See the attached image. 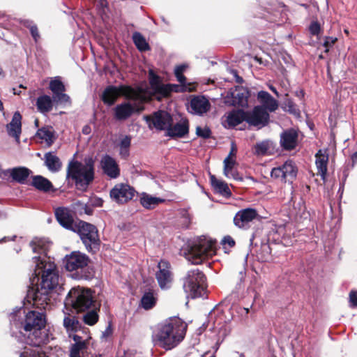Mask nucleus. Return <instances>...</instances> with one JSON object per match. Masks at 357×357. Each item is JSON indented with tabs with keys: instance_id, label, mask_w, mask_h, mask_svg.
Segmentation results:
<instances>
[{
	"instance_id": "nucleus-1",
	"label": "nucleus",
	"mask_w": 357,
	"mask_h": 357,
	"mask_svg": "<svg viewBox=\"0 0 357 357\" xmlns=\"http://www.w3.org/2000/svg\"><path fill=\"white\" fill-rule=\"evenodd\" d=\"M33 252L40 254L33 257L35 264L33 277L30 279L31 287L27 291L28 302L40 310L49 305L50 294L59 285V275L56 265L47 256L50 243L45 238H35L31 243Z\"/></svg>"
},
{
	"instance_id": "nucleus-2",
	"label": "nucleus",
	"mask_w": 357,
	"mask_h": 357,
	"mask_svg": "<svg viewBox=\"0 0 357 357\" xmlns=\"http://www.w3.org/2000/svg\"><path fill=\"white\" fill-rule=\"evenodd\" d=\"M17 313L10 314V324L20 330L24 339L21 341L32 347H40L50 341V335L45 329V314L43 311L32 310L26 313L24 321L18 319Z\"/></svg>"
},
{
	"instance_id": "nucleus-3",
	"label": "nucleus",
	"mask_w": 357,
	"mask_h": 357,
	"mask_svg": "<svg viewBox=\"0 0 357 357\" xmlns=\"http://www.w3.org/2000/svg\"><path fill=\"white\" fill-rule=\"evenodd\" d=\"M183 337L184 328L180 321L175 319H169L158 324L152 335L154 344L166 350L176 347Z\"/></svg>"
},
{
	"instance_id": "nucleus-4",
	"label": "nucleus",
	"mask_w": 357,
	"mask_h": 357,
	"mask_svg": "<svg viewBox=\"0 0 357 357\" xmlns=\"http://www.w3.org/2000/svg\"><path fill=\"white\" fill-rule=\"evenodd\" d=\"M94 166L92 156L85 157L83 162L73 159L68 165L66 178L73 181L77 189L86 190L94 179Z\"/></svg>"
},
{
	"instance_id": "nucleus-5",
	"label": "nucleus",
	"mask_w": 357,
	"mask_h": 357,
	"mask_svg": "<svg viewBox=\"0 0 357 357\" xmlns=\"http://www.w3.org/2000/svg\"><path fill=\"white\" fill-rule=\"evenodd\" d=\"M149 82L150 86L146 91L149 95L150 100L155 98L160 101L163 98L169 97L172 92L183 93L192 91L190 84H163L161 77L157 75L153 70H150L149 72Z\"/></svg>"
},
{
	"instance_id": "nucleus-6",
	"label": "nucleus",
	"mask_w": 357,
	"mask_h": 357,
	"mask_svg": "<svg viewBox=\"0 0 357 357\" xmlns=\"http://www.w3.org/2000/svg\"><path fill=\"white\" fill-rule=\"evenodd\" d=\"M63 263L66 270L75 271L73 278L77 280H90L94 275V271L89 266V258L85 254L75 251L66 255Z\"/></svg>"
},
{
	"instance_id": "nucleus-7",
	"label": "nucleus",
	"mask_w": 357,
	"mask_h": 357,
	"mask_svg": "<svg viewBox=\"0 0 357 357\" xmlns=\"http://www.w3.org/2000/svg\"><path fill=\"white\" fill-rule=\"evenodd\" d=\"M136 92L139 93L136 98H126L130 102H122L114 107V118L116 120L125 121L134 113L143 111L144 109V103L151 100L146 89L139 87L136 89Z\"/></svg>"
},
{
	"instance_id": "nucleus-8",
	"label": "nucleus",
	"mask_w": 357,
	"mask_h": 357,
	"mask_svg": "<svg viewBox=\"0 0 357 357\" xmlns=\"http://www.w3.org/2000/svg\"><path fill=\"white\" fill-rule=\"evenodd\" d=\"M215 253L214 242L205 237H201L193 242L185 255L186 259L191 264H199Z\"/></svg>"
},
{
	"instance_id": "nucleus-9",
	"label": "nucleus",
	"mask_w": 357,
	"mask_h": 357,
	"mask_svg": "<svg viewBox=\"0 0 357 357\" xmlns=\"http://www.w3.org/2000/svg\"><path fill=\"white\" fill-rule=\"evenodd\" d=\"M93 303L91 289L77 287L70 290L66 298L65 306L70 305L77 312H84L89 310Z\"/></svg>"
},
{
	"instance_id": "nucleus-10",
	"label": "nucleus",
	"mask_w": 357,
	"mask_h": 357,
	"mask_svg": "<svg viewBox=\"0 0 357 357\" xmlns=\"http://www.w3.org/2000/svg\"><path fill=\"white\" fill-rule=\"evenodd\" d=\"M206 278L204 273L195 268L188 271L183 279V289L188 297L195 298L205 294Z\"/></svg>"
},
{
	"instance_id": "nucleus-11",
	"label": "nucleus",
	"mask_w": 357,
	"mask_h": 357,
	"mask_svg": "<svg viewBox=\"0 0 357 357\" xmlns=\"http://www.w3.org/2000/svg\"><path fill=\"white\" fill-rule=\"evenodd\" d=\"M77 231L88 251L94 252L98 248L99 238L96 227L88 222L79 221L76 225Z\"/></svg>"
},
{
	"instance_id": "nucleus-12",
	"label": "nucleus",
	"mask_w": 357,
	"mask_h": 357,
	"mask_svg": "<svg viewBox=\"0 0 357 357\" xmlns=\"http://www.w3.org/2000/svg\"><path fill=\"white\" fill-rule=\"evenodd\" d=\"M136 89L126 85L108 86L106 87L102 95V100L108 105H112L120 96L126 98H136L139 95Z\"/></svg>"
},
{
	"instance_id": "nucleus-13",
	"label": "nucleus",
	"mask_w": 357,
	"mask_h": 357,
	"mask_svg": "<svg viewBox=\"0 0 357 357\" xmlns=\"http://www.w3.org/2000/svg\"><path fill=\"white\" fill-rule=\"evenodd\" d=\"M298 169L292 160H287L281 166L274 167L271 172V178L284 183H292L296 178Z\"/></svg>"
},
{
	"instance_id": "nucleus-14",
	"label": "nucleus",
	"mask_w": 357,
	"mask_h": 357,
	"mask_svg": "<svg viewBox=\"0 0 357 357\" xmlns=\"http://www.w3.org/2000/svg\"><path fill=\"white\" fill-rule=\"evenodd\" d=\"M135 190L130 185L125 183H117L109 192L110 198L118 204H123L131 200Z\"/></svg>"
},
{
	"instance_id": "nucleus-15",
	"label": "nucleus",
	"mask_w": 357,
	"mask_h": 357,
	"mask_svg": "<svg viewBox=\"0 0 357 357\" xmlns=\"http://www.w3.org/2000/svg\"><path fill=\"white\" fill-rule=\"evenodd\" d=\"M245 116V121L258 128L266 126L270 117L268 112L261 106H255L251 112H247Z\"/></svg>"
},
{
	"instance_id": "nucleus-16",
	"label": "nucleus",
	"mask_w": 357,
	"mask_h": 357,
	"mask_svg": "<svg viewBox=\"0 0 357 357\" xmlns=\"http://www.w3.org/2000/svg\"><path fill=\"white\" fill-rule=\"evenodd\" d=\"M225 98V102L234 107H247L250 91L247 88L236 86Z\"/></svg>"
},
{
	"instance_id": "nucleus-17",
	"label": "nucleus",
	"mask_w": 357,
	"mask_h": 357,
	"mask_svg": "<svg viewBox=\"0 0 357 357\" xmlns=\"http://www.w3.org/2000/svg\"><path fill=\"white\" fill-rule=\"evenodd\" d=\"M158 271L155 277L160 287L162 289H168L172 282V273L169 261L162 259L158 264Z\"/></svg>"
},
{
	"instance_id": "nucleus-18",
	"label": "nucleus",
	"mask_w": 357,
	"mask_h": 357,
	"mask_svg": "<svg viewBox=\"0 0 357 357\" xmlns=\"http://www.w3.org/2000/svg\"><path fill=\"white\" fill-rule=\"evenodd\" d=\"M147 123H152L153 126L160 130H167V128L172 124V117L167 112L160 110L153 114L152 116H144Z\"/></svg>"
},
{
	"instance_id": "nucleus-19",
	"label": "nucleus",
	"mask_w": 357,
	"mask_h": 357,
	"mask_svg": "<svg viewBox=\"0 0 357 357\" xmlns=\"http://www.w3.org/2000/svg\"><path fill=\"white\" fill-rule=\"evenodd\" d=\"M258 216L257 211L251 208L242 209L234 218V225L241 229L250 228L251 222Z\"/></svg>"
},
{
	"instance_id": "nucleus-20",
	"label": "nucleus",
	"mask_w": 357,
	"mask_h": 357,
	"mask_svg": "<svg viewBox=\"0 0 357 357\" xmlns=\"http://www.w3.org/2000/svg\"><path fill=\"white\" fill-rule=\"evenodd\" d=\"M210 109L211 103L204 96H192L188 107V110L190 113L198 116H203Z\"/></svg>"
},
{
	"instance_id": "nucleus-21",
	"label": "nucleus",
	"mask_w": 357,
	"mask_h": 357,
	"mask_svg": "<svg viewBox=\"0 0 357 357\" xmlns=\"http://www.w3.org/2000/svg\"><path fill=\"white\" fill-rule=\"evenodd\" d=\"M64 317L63 320V326L69 337H71L73 333H79L81 324L76 316V314L71 310L65 306L63 310Z\"/></svg>"
},
{
	"instance_id": "nucleus-22",
	"label": "nucleus",
	"mask_w": 357,
	"mask_h": 357,
	"mask_svg": "<svg viewBox=\"0 0 357 357\" xmlns=\"http://www.w3.org/2000/svg\"><path fill=\"white\" fill-rule=\"evenodd\" d=\"M56 220L65 229L75 231L77 224L75 223L73 215L68 208L59 207L54 211Z\"/></svg>"
},
{
	"instance_id": "nucleus-23",
	"label": "nucleus",
	"mask_w": 357,
	"mask_h": 357,
	"mask_svg": "<svg viewBox=\"0 0 357 357\" xmlns=\"http://www.w3.org/2000/svg\"><path fill=\"white\" fill-rule=\"evenodd\" d=\"M100 167L107 176L116 178L120 175V169L116 160L109 155H105L100 160Z\"/></svg>"
},
{
	"instance_id": "nucleus-24",
	"label": "nucleus",
	"mask_w": 357,
	"mask_h": 357,
	"mask_svg": "<svg viewBox=\"0 0 357 357\" xmlns=\"http://www.w3.org/2000/svg\"><path fill=\"white\" fill-rule=\"evenodd\" d=\"M6 130L9 136L15 138L20 143V137L22 132V116L19 112H15L11 121L6 125Z\"/></svg>"
},
{
	"instance_id": "nucleus-25",
	"label": "nucleus",
	"mask_w": 357,
	"mask_h": 357,
	"mask_svg": "<svg viewBox=\"0 0 357 357\" xmlns=\"http://www.w3.org/2000/svg\"><path fill=\"white\" fill-rule=\"evenodd\" d=\"M280 145L284 150L294 149L298 144V132L294 129L284 131L280 135Z\"/></svg>"
},
{
	"instance_id": "nucleus-26",
	"label": "nucleus",
	"mask_w": 357,
	"mask_h": 357,
	"mask_svg": "<svg viewBox=\"0 0 357 357\" xmlns=\"http://www.w3.org/2000/svg\"><path fill=\"white\" fill-rule=\"evenodd\" d=\"M258 101L268 112H273L278 108V102L272 96L265 91H260L257 96Z\"/></svg>"
},
{
	"instance_id": "nucleus-27",
	"label": "nucleus",
	"mask_w": 357,
	"mask_h": 357,
	"mask_svg": "<svg viewBox=\"0 0 357 357\" xmlns=\"http://www.w3.org/2000/svg\"><path fill=\"white\" fill-rule=\"evenodd\" d=\"M246 112L242 109L232 110L225 115L224 126L227 128H233L245 121Z\"/></svg>"
},
{
	"instance_id": "nucleus-28",
	"label": "nucleus",
	"mask_w": 357,
	"mask_h": 357,
	"mask_svg": "<svg viewBox=\"0 0 357 357\" xmlns=\"http://www.w3.org/2000/svg\"><path fill=\"white\" fill-rule=\"evenodd\" d=\"M188 121L187 119H181L174 126L172 125L167 130V135L172 137H182L188 133Z\"/></svg>"
},
{
	"instance_id": "nucleus-29",
	"label": "nucleus",
	"mask_w": 357,
	"mask_h": 357,
	"mask_svg": "<svg viewBox=\"0 0 357 357\" xmlns=\"http://www.w3.org/2000/svg\"><path fill=\"white\" fill-rule=\"evenodd\" d=\"M316 158V167L318 171V174L321 176L322 179H325L327 172V164L328 161V155L326 151L321 149L319 150L315 155Z\"/></svg>"
},
{
	"instance_id": "nucleus-30",
	"label": "nucleus",
	"mask_w": 357,
	"mask_h": 357,
	"mask_svg": "<svg viewBox=\"0 0 357 357\" xmlns=\"http://www.w3.org/2000/svg\"><path fill=\"white\" fill-rule=\"evenodd\" d=\"M165 202V199L153 196L146 192H142L140 194L139 202L141 205L146 209H153L159 204H162Z\"/></svg>"
},
{
	"instance_id": "nucleus-31",
	"label": "nucleus",
	"mask_w": 357,
	"mask_h": 357,
	"mask_svg": "<svg viewBox=\"0 0 357 357\" xmlns=\"http://www.w3.org/2000/svg\"><path fill=\"white\" fill-rule=\"evenodd\" d=\"M44 162L45 165L51 172H58L61 169L62 162L54 152L46 153L44 155Z\"/></svg>"
},
{
	"instance_id": "nucleus-32",
	"label": "nucleus",
	"mask_w": 357,
	"mask_h": 357,
	"mask_svg": "<svg viewBox=\"0 0 357 357\" xmlns=\"http://www.w3.org/2000/svg\"><path fill=\"white\" fill-rule=\"evenodd\" d=\"M158 295L155 291L149 289L148 291H145L143 294L140 301V306L143 309L149 310L156 305Z\"/></svg>"
},
{
	"instance_id": "nucleus-33",
	"label": "nucleus",
	"mask_w": 357,
	"mask_h": 357,
	"mask_svg": "<svg viewBox=\"0 0 357 357\" xmlns=\"http://www.w3.org/2000/svg\"><path fill=\"white\" fill-rule=\"evenodd\" d=\"M235 165V160L230 158V156H227L224 160V174L227 178H232L235 180H242V178L234 168Z\"/></svg>"
},
{
	"instance_id": "nucleus-34",
	"label": "nucleus",
	"mask_w": 357,
	"mask_h": 357,
	"mask_svg": "<svg viewBox=\"0 0 357 357\" xmlns=\"http://www.w3.org/2000/svg\"><path fill=\"white\" fill-rule=\"evenodd\" d=\"M210 178L213 188L218 193L225 197L231 196V191L226 183L217 179L213 175H211Z\"/></svg>"
},
{
	"instance_id": "nucleus-35",
	"label": "nucleus",
	"mask_w": 357,
	"mask_h": 357,
	"mask_svg": "<svg viewBox=\"0 0 357 357\" xmlns=\"http://www.w3.org/2000/svg\"><path fill=\"white\" fill-rule=\"evenodd\" d=\"M31 185L36 189L43 192H47L53 187L52 183L48 179L39 175L33 176Z\"/></svg>"
},
{
	"instance_id": "nucleus-36",
	"label": "nucleus",
	"mask_w": 357,
	"mask_h": 357,
	"mask_svg": "<svg viewBox=\"0 0 357 357\" xmlns=\"http://www.w3.org/2000/svg\"><path fill=\"white\" fill-rule=\"evenodd\" d=\"M53 98L47 95L39 96L36 100V106L42 113L50 112L53 107Z\"/></svg>"
},
{
	"instance_id": "nucleus-37",
	"label": "nucleus",
	"mask_w": 357,
	"mask_h": 357,
	"mask_svg": "<svg viewBox=\"0 0 357 357\" xmlns=\"http://www.w3.org/2000/svg\"><path fill=\"white\" fill-rule=\"evenodd\" d=\"M31 171L26 167H15L10 170V176L20 183H24Z\"/></svg>"
},
{
	"instance_id": "nucleus-38",
	"label": "nucleus",
	"mask_w": 357,
	"mask_h": 357,
	"mask_svg": "<svg viewBox=\"0 0 357 357\" xmlns=\"http://www.w3.org/2000/svg\"><path fill=\"white\" fill-rule=\"evenodd\" d=\"M89 344L83 342L74 343L72 344L70 351V357H86Z\"/></svg>"
},
{
	"instance_id": "nucleus-39",
	"label": "nucleus",
	"mask_w": 357,
	"mask_h": 357,
	"mask_svg": "<svg viewBox=\"0 0 357 357\" xmlns=\"http://www.w3.org/2000/svg\"><path fill=\"white\" fill-rule=\"evenodd\" d=\"M132 40L137 48L140 52H145L150 49L144 37L139 32H135L132 35Z\"/></svg>"
},
{
	"instance_id": "nucleus-40",
	"label": "nucleus",
	"mask_w": 357,
	"mask_h": 357,
	"mask_svg": "<svg viewBox=\"0 0 357 357\" xmlns=\"http://www.w3.org/2000/svg\"><path fill=\"white\" fill-rule=\"evenodd\" d=\"M36 135L44 140L47 146L52 145L54 142V133L51 128H42L37 131Z\"/></svg>"
},
{
	"instance_id": "nucleus-41",
	"label": "nucleus",
	"mask_w": 357,
	"mask_h": 357,
	"mask_svg": "<svg viewBox=\"0 0 357 357\" xmlns=\"http://www.w3.org/2000/svg\"><path fill=\"white\" fill-rule=\"evenodd\" d=\"M272 144L268 140H265L257 143L255 146L254 153L257 155H266L270 153Z\"/></svg>"
},
{
	"instance_id": "nucleus-42",
	"label": "nucleus",
	"mask_w": 357,
	"mask_h": 357,
	"mask_svg": "<svg viewBox=\"0 0 357 357\" xmlns=\"http://www.w3.org/2000/svg\"><path fill=\"white\" fill-rule=\"evenodd\" d=\"M131 144V138L129 136H125L121 139L119 144V153L123 158L129 155V148Z\"/></svg>"
},
{
	"instance_id": "nucleus-43",
	"label": "nucleus",
	"mask_w": 357,
	"mask_h": 357,
	"mask_svg": "<svg viewBox=\"0 0 357 357\" xmlns=\"http://www.w3.org/2000/svg\"><path fill=\"white\" fill-rule=\"evenodd\" d=\"M82 319L86 324L89 326L94 325L98 320V314L97 313V310L95 308L88 311L86 314L83 315Z\"/></svg>"
},
{
	"instance_id": "nucleus-44",
	"label": "nucleus",
	"mask_w": 357,
	"mask_h": 357,
	"mask_svg": "<svg viewBox=\"0 0 357 357\" xmlns=\"http://www.w3.org/2000/svg\"><path fill=\"white\" fill-rule=\"evenodd\" d=\"M50 89L53 93V95H55L59 92H63L65 86L63 82L59 78L56 77L50 82Z\"/></svg>"
},
{
	"instance_id": "nucleus-45",
	"label": "nucleus",
	"mask_w": 357,
	"mask_h": 357,
	"mask_svg": "<svg viewBox=\"0 0 357 357\" xmlns=\"http://www.w3.org/2000/svg\"><path fill=\"white\" fill-rule=\"evenodd\" d=\"M39 347H25L20 357H41L38 350Z\"/></svg>"
},
{
	"instance_id": "nucleus-46",
	"label": "nucleus",
	"mask_w": 357,
	"mask_h": 357,
	"mask_svg": "<svg viewBox=\"0 0 357 357\" xmlns=\"http://www.w3.org/2000/svg\"><path fill=\"white\" fill-rule=\"evenodd\" d=\"M54 101L59 104H66L70 102V97L63 92H59L52 97Z\"/></svg>"
},
{
	"instance_id": "nucleus-47",
	"label": "nucleus",
	"mask_w": 357,
	"mask_h": 357,
	"mask_svg": "<svg viewBox=\"0 0 357 357\" xmlns=\"http://www.w3.org/2000/svg\"><path fill=\"white\" fill-rule=\"evenodd\" d=\"M70 337H73L75 343L83 342V344H89L91 337L86 333L84 336H81L79 333H73Z\"/></svg>"
},
{
	"instance_id": "nucleus-48",
	"label": "nucleus",
	"mask_w": 357,
	"mask_h": 357,
	"mask_svg": "<svg viewBox=\"0 0 357 357\" xmlns=\"http://www.w3.org/2000/svg\"><path fill=\"white\" fill-rule=\"evenodd\" d=\"M196 133L198 136L202 137L203 138H208L211 135V130L208 128H201L199 126L197 127Z\"/></svg>"
},
{
	"instance_id": "nucleus-49",
	"label": "nucleus",
	"mask_w": 357,
	"mask_h": 357,
	"mask_svg": "<svg viewBox=\"0 0 357 357\" xmlns=\"http://www.w3.org/2000/svg\"><path fill=\"white\" fill-rule=\"evenodd\" d=\"M285 107L286 108H287V111L291 113V114H296L298 113V109L296 108L295 104L293 102L292 100L288 99L285 101Z\"/></svg>"
},
{
	"instance_id": "nucleus-50",
	"label": "nucleus",
	"mask_w": 357,
	"mask_h": 357,
	"mask_svg": "<svg viewBox=\"0 0 357 357\" xmlns=\"http://www.w3.org/2000/svg\"><path fill=\"white\" fill-rule=\"evenodd\" d=\"M320 29V25L317 22H312L309 27L310 33L314 36L319 34Z\"/></svg>"
},
{
	"instance_id": "nucleus-51",
	"label": "nucleus",
	"mask_w": 357,
	"mask_h": 357,
	"mask_svg": "<svg viewBox=\"0 0 357 357\" xmlns=\"http://www.w3.org/2000/svg\"><path fill=\"white\" fill-rule=\"evenodd\" d=\"M349 303L351 307L357 306V291H352L349 294Z\"/></svg>"
},
{
	"instance_id": "nucleus-52",
	"label": "nucleus",
	"mask_w": 357,
	"mask_h": 357,
	"mask_svg": "<svg viewBox=\"0 0 357 357\" xmlns=\"http://www.w3.org/2000/svg\"><path fill=\"white\" fill-rule=\"evenodd\" d=\"M336 40V38L333 37H326L325 38L324 46L326 47V52L328 51V47L333 45L335 43Z\"/></svg>"
},
{
	"instance_id": "nucleus-53",
	"label": "nucleus",
	"mask_w": 357,
	"mask_h": 357,
	"mask_svg": "<svg viewBox=\"0 0 357 357\" xmlns=\"http://www.w3.org/2000/svg\"><path fill=\"white\" fill-rule=\"evenodd\" d=\"M30 32H31V34L32 37L33 38L34 40L36 42H37L38 40L40 38V35H39L37 26L36 25L31 26H30Z\"/></svg>"
},
{
	"instance_id": "nucleus-54",
	"label": "nucleus",
	"mask_w": 357,
	"mask_h": 357,
	"mask_svg": "<svg viewBox=\"0 0 357 357\" xmlns=\"http://www.w3.org/2000/svg\"><path fill=\"white\" fill-rule=\"evenodd\" d=\"M174 75L180 84H188L186 83V77L183 75V73L178 74L176 73H174Z\"/></svg>"
},
{
	"instance_id": "nucleus-55",
	"label": "nucleus",
	"mask_w": 357,
	"mask_h": 357,
	"mask_svg": "<svg viewBox=\"0 0 357 357\" xmlns=\"http://www.w3.org/2000/svg\"><path fill=\"white\" fill-rule=\"evenodd\" d=\"M223 243H225V244H228L230 247H232L235 244V242L234 241V239L227 236H225L223 240H222Z\"/></svg>"
},
{
	"instance_id": "nucleus-56",
	"label": "nucleus",
	"mask_w": 357,
	"mask_h": 357,
	"mask_svg": "<svg viewBox=\"0 0 357 357\" xmlns=\"http://www.w3.org/2000/svg\"><path fill=\"white\" fill-rule=\"evenodd\" d=\"M186 67L187 66L185 65L178 66L176 67V68L174 70V73H176L178 74L183 73L185 71Z\"/></svg>"
},
{
	"instance_id": "nucleus-57",
	"label": "nucleus",
	"mask_w": 357,
	"mask_h": 357,
	"mask_svg": "<svg viewBox=\"0 0 357 357\" xmlns=\"http://www.w3.org/2000/svg\"><path fill=\"white\" fill-rule=\"evenodd\" d=\"M112 330L110 326H109L107 327L105 331L104 332H102V337H107L109 336L112 334Z\"/></svg>"
},
{
	"instance_id": "nucleus-58",
	"label": "nucleus",
	"mask_w": 357,
	"mask_h": 357,
	"mask_svg": "<svg viewBox=\"0 0 357 357\" xmlns=\"http://www.w3.org/2000/svg\"><path fill=\"white\" fill-rule=\"evenodd\" d=\"M231 73L234 75V76L236 78V81L238 82V83H242L243 82V78L241 77L240 76L238 75L237 74V71L235 70H231Z\"/></svg>"
},
{
	"instance_id": "nucleus-59",
	"label": "nucleus",
	"mask_w": 357,
	"mask_h": 357,
	"mask_svg": "<svg viewBox=\"0 0 357 357\" xmlns=\"http://www.w3.org/2000/svg\"><path fill=\"white\" fill-rule=\"evenodd\" d=\"M91 131V127L88 125L84 126L82 128V132L84 135L90 134Z\"/></svg>"
},
{
	"instance_id": "nucleus-60",
	"label": "nucleus",
	"mask_w": 357,
	"mask_h": 357,
	"mask_svg": "<svg viewBox=\"0 0 357 357\" xmlns=\"http://www.w3.org/2000/svg\"><path fill=\"white\" fill-rule=\"evenodd\" d=\"M102 202H103V201H102V199H100V198H97V199H96V200H95L94 204H95L96 206H102Z\"/></svg>"
},
{
	"instance_id": "nucleus-61",
	"label": "nucleus",
	"mask_w": 357,
	"mask_h": 357,
	"mask_svg": "<svg viewBox=\"0 0 357 357\" xmlns=\"http://www.w3.org/2000/svg\"><path fill=\"white\" fill-rule=\"evenodd\" d=\"M15 238H16V236H13L10 238H9L8 237H6L5 236V237L2 238L1 239H0V243L6 242L8 240L15 241Z\"/></svg>"
},
{
	"instance_id": "nucleus-62",
	"label": "nucleus",
	"mask_w": 357,
	"mask_h": 357,
	"mask_svg": "<svg viewBox=\"0 0 357 357\" xmlns=\"http://www.w3.org/2000/svg\"><path fill=\"white\" fill-rule=\"evenodd\" d=\"M269 89L270 90L273 92L278 97L279 96V93L277 91V89H275V87H274L273 85H270L269 86Z\"/></svg>"
},
{
	"instance_id": "nucleus-63",
	"label": "nucleus",
	"mask_w": 357,
	"mask_h": 357,
	"mask_svg": "<svg viewBox=\"0 0 357 357\" xmlns=\"http://www.w3.org/2000/svg\"><path fill=\"white\" fill-rule=\"evenodd\" d=\"M351 160H352V162H353L354 164L357 162V151H356L355 153H354L352 154Z\"/></svg>"
},
{
	"instance_id": "nucleus-64",
	"label": "nucleus",
	"mask_w": 357,
	"mask_h": 357,
	"mask_svg": "<svg viewBox=\"0 0 357 357\" xmlns=\"http://www.w3.org/2000/svg\"><path fill=\"white\" fill-rule=\"evenodd\" d=\"M98 1L101 7L104 8L107 6V0H98Z\"/></svg>"
}]
</instances>
